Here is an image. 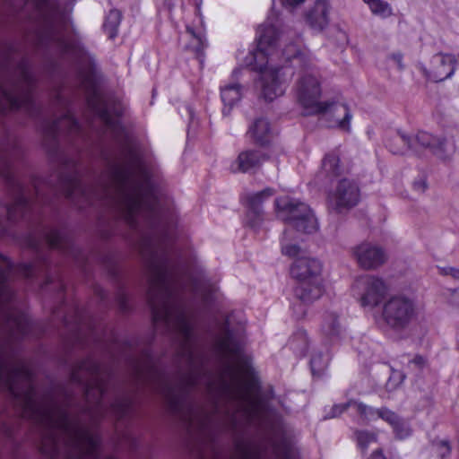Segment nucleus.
<instances>
[{
    "mask_svg": "<svg viewBox=\"0 0 459 459\" xmlns=\"http://www.w3.org/2000/svg\"><path fill=\"white\" fill-rule=\"evenodd\" d=\"M55 192L74 202L82 199L90 205L100 202L116 210L131 228L144 223L152 230L143 234L139 243L148 273V301L155 326L163 325L175 334L177 360L186 369L177 386L166 394L171 412L188 429L203 427L207 417L190 396V391L196 388L205 391L218 408L222 403L233 404L227 412L233 428L239 424L238 416L250 421L257 403L250 394L240 342L228 321L214 339L215 351L224 360V373L212 377L204 368V357L194 329L195 314L188 301L197 287L175 261L172 239L165 230L145 168H107L102 181L91 187L82 184L77 168H61Z\"/></svg>",
    "mask_w": 459,
    "mask_h": 459,
    "instance_id": "1",
    "label": "nucleus"
},
{
    "mask_svg": "<svg viewBox=\"0 0 459 459\" xmlns=\"http://www.w3.org/2000/svg\"><path fill=\"white\" fill-rule=\"evenodd\" d=\"M285 29L278 13L271 11L266 21L258 27L255 52H249L255 69L260 73V97L265 101H273L283 95L286 87L294 74L290 62L282 56V49L288 42Z\"/></svg>",
    "mask_w": 459,
    "mask_h": 459,
    "instance_id": "2",
    "label": "nucleus"
},
{
    "mask_svg": "<svg viewBox=\"0 0 459 459\" xmlns=\"http://www.w3.org/2000/svg\"><path fill=\"white\" fill-rule=\"evenodd\" d=\"M35 82L29 62L13 47L4 49L0 60V113L23 108L30 115H35Z\"/></svg>",
    "mask_w": 459,
    "mask_h": 459,
    "instance_id": "3",
    "label": "nucleus"
},
{
    "mask_svg": "<svg viewBox=\"0 0 459 459\" xmlns=\"http://www.w3.org/2000/svg\"><path fill=\"white\" fill-rule=\"evenodd\" d=\"M22 13L37 25L36 41L39 48L49 49L56 54H69L79 62L89 61L91 57L82 48L73 47L61 34L56 21L60 16L59 7L55 0H22Z\"/></svg>",
    "mask_w": 459,
    "mask_h": 459,
    "instance_id": "4",
    "label": "nucleus"
},
{
    "mask_svg": "<svg viewBox=\"0 0 459 459\" xmlns=\"http://www.w3.org/2000/svg\"><path fill=\"white\" fill-rule=\"evenodd\" d=\"M71 379L83 388L87 403L86 411L94 421L109 412L117 418H122L127 413L130 407L128 399H117L109 405L106 403L107 384L100 376L99 364L93 359L82 361L73 369Z\"/></svg>",
    "mask_w": 459,
    "mask_h": 459,
    "instance_id": "5",
    "label": "nucleus"
},
{
    "mask_svg": "<svg viewBox=\"0 0 459 459\" xmlns=\"http://www.w3.org/2000/svg\"><path fill=\"white\" fill-rule=\"evenodd\" d=\"M282 56L290 62L292 69H299V77L297 81L296 92L299 103L307 116L318 115L327 106L320 101L321 86L318 73L311 54L299 48L296 44L286 45L282 49Z\"/></svg>",
    "mask_w": 459,
    "mask_h": 459,
    "instance_id": "6",
    "label": "nucleus"
},
{
    "mask_svg": "<svg viewBox=\"0 0 459 459\" xmlns=\"http://www.w3.org/2000/svg\"><path fill=\"white\" fill-rule=\"evenodd\" d=\"M389 150L394 154H404L411 151L420 154L423 150L429 149L440 158H446L453 151V144L448 143L444 138L433 136L427 132H420L414 137L398 131L387 142Z\"/></svg>",
    "mask_w": 459,
    "mask_h": 459,
    "instance_id": "7",
    "label": "nucleus"
},
{
    "mask_svg": "<svg viewBox=\"0 0 459 459\" xmlns=\"http://www.w3.org/2000/svg\"><path fill=\"white\" fill-rule=\"evenodd\" d=\"M417 313L414 299L404 294H395L383 302L378 322L393 331H403L416 318Z\"/></svg>",
    "mask_w": 459,
    "mask_h": 459,
    "instance_id": "8",
    "label": "nucleus"
},
{
    "mask_svg": "<svg viewBox=\"0 0 459 459\" xmlns=\"http://www.w3.org/2000/svg\"><path fill=\"white\" fill-rule=\"evenodd\" d=\"M277 217L286 222L290 230L311 234L317 230V221L307 204L289 196L275 200Z\"/></svg>",
    "mask_w": 459,
    "mask_h": 459,
    "instance_id": "9",
    "label": "nucleus"
},
{
    "mask_svg": "<svg viewBox=\"0 0 459 459\" xmlns=\"http://www.w3.org/2000/svg\"><path fill=\"white\" fill-rule=\"evenodd\" d=\"M91 90L87 97L89 108L110 131L113 137L117 139L124 137L125 129L119 122V117L123 113L122 105L116 102H108L95 84L91 82Z\"/></svg>",
    "mask_w": 459,
    "mask_h": 459,
    "instance_id": "10",
    "label": "nucleus"
},
{
    "mask_svg": "<svg viewBox=\"0 0 459 459\" xmlns=\"http://www.w3.org/2000/svg\"><path fill=\"white\" fill-rule=\"evenodd\" d=\"M353 290L362 307L373 308L382 302L387 287L381 278L366 275L355 281Z\"/></svg>",
    "mask_w": 459,
    "mask_h": 459,
    "instance_id": "11",
    "label": "nucleus"
},
{
    "mask_svg": "<svg viewBox=\"0 0 459 459\" xmlns=\"http://www.w3.org/2000/svg\"><path fill=\"white\" fill-rule=\"evenodd\" d=\"M351 252L359 266L364 270H376L388 259L387 252L382 246L369 241L358 244Z\"/></svg>",
    "mask_w": 459,
    "mask_h": 459,
    "instance_id": "12",
    "label": "nucleus"
},
{
    "mask_svg": "<svg viewBox=\"0 0 459 459\" xmlns=\"http://www.w3.org/2000/svg\"><path fill=\"white\" fill-rule=\"evenodd\" d=\"M360 198V191L358 184L351 179L340 180L335 190L329 196L331 209L337 212H342L358 204Z\"/></svg>",
    "mask_w": 459,
    "mask_h": 459,
    "instance_id": "13",
    "label": "nucleus"
},
{
    "mask_svg": "<svg viewBox=\"0 0 459 459\" xmlns=\"http://www.w3.org/2000/svg\"><path fill=\"white\" fill-rule=\"evenodd\" d=\"M455 65L454 55L437 53L432 56L429 69L423 65H420L419 68L426 79L437 82L450 78L455 74Z\"/></svg>",
    "mask_w": 459,
    "mask_h": 459,
    "instance_id": "14",
    "label": "nucleus"
},
{
    "mask_svg": "<svg viewBox=\"0 0 459 459\" xmlns=\"http://www.w3.org/2000/svg\"><path fill=\"white\" fill-rule=\"evenodd\" d=\"M275 191L273 188L266 187L256 193L247 194L246 203L247 206V222L252 228H257L263 221V204L269 200Z\"/></svg>",
    "mask_w": 459,
    "mask_h": 459,
    "instance_id": "15",
    "label": "nucleus"
},
{
    "mask_svg": "<svg viewBox=\"0 0 459 459\" xmlns=\"http://www.w3.org/2000/svg\"><path fill=\"white\" fill-rule=\"evenodd\" d=\"M267 159L268 156L260 150L253 148L245 149L232 161L230 169L233 173L255 172Z\"/></svg>",
    "mask_w": 459,
    "mask_h": 459,
    "instance_id": "16",
    "label": "nucleus"
},
{
    "mask_svg": "<svg viewBox=\"0 0 459 459\" xmlns=\"http://www.w3.org/2000/svg\"><path fill=\"white\" fill-rule=\"evenodd\" d=\"M369 414L368 422L382 419L393 428L394 433L398 439L407 438L412 433L410 424L400 419L396 413L387 408H372V411Z\"/></svg>",
    "mask_w": 459,
    "mask_h": 459,
    "instance_id": "17",
    "label": "nucleus"
},
{
    "mask_svg": "<svg viewBox=\"0 0 459 459\" xmlns=\"http://www.w3.org/2000/svg\"><path fill=\"white\" fill-rule=\"evenodd\" d=\"M322 264L312 257L302 256L297 258L291 268L290 273L299 281H312L322 278Z\"/></svg>",
    "mask_w": 459,
    "mask_h": 459,
    "instance_id": "18",
    "label": "nucleus"
},
{
    "mask_svg": "<svg viewBox=\"0 0 459 459\" xmlns=\"http://www.w3.org/2000/svg\"><path fill=\"white\" fill-rule=\"evenodd\" d=\"M330 4L327 0H316L306 13V21L314 30H322L329 22Z\"/></svg>",
    "mask_w": 459,
    "mask_h": 459,
    "instance_id": "19",
    "label": "nucleus"
},
{
    "mask_svg": "<svg viewBox=\"0 0 459 459\" xmlns=\"http://www.w3.org/2000/svg\"><path fill=\"white\" fill-rule=\"evenodd\" d=\"M323 103L327 108L318 115L330 114L333 119L334 126L345 132H350L352 116L349 107L337 102L323 101Z\"/></svg>",
    "mask_w": 459,
    "mask_h": 459,
    "instance_id": "20",
    "label": "nucleus"
},
{
    "mask_svg": "<svg viewBox=\"0 0 459 459\" xmlns=\"http://www.w3.org/2000/svg\"><path fill=\"white\" fill-rule=\"evenodd\" d=\"M324 293L323 279L299 281L295 289L296 297L304 304H310L319 299Z\"/></svg>",
    "mask_w": 459,
    "mask_h": 459,
    "instance_id": "21",
    "label": "nucleus"
},
{
    "mask_svg": "<svg viewBox=\"0 0 459 459\" xmlns=\"http://www.w3.org/2000/svg\"><path fill=\"white\" fill-rule=\"evenodd\" d=\"M373 407H369L360 402L350 400L347 403L335 404L332 407L330 412L325 416L332 419L340 416L342 412L348 411L351 415L357 414L363 421L368 422L370 412Z\"/></svg>",
    "mask_w": 459,
    "mask_h": 459,
    "instance_id": "22",
    "label": "nucleus"
},
{
    "mask_svg": "<svg viewBox=\"0 0 459 459\" xmlns=\"http://www.w3.org/2000/svg\"><path fill=\"white\" fill-rule=\"evenodd\" d=\"M321 332L324 337L331 342H337L341 339L344 332V327L340 316L336 312L327 311L325 313L321 325Z\"/></svg>",
    "mask_w": 459,
    "mask_h": 459,
    "instance_id": "23",
    "label": "nucleus"
},
{
    "mask_svg": "<svg viewBox=\"0 0 459 459\" xmlns=\"http://www.w3.org/2000/svg\"><path fill=\"white\" fill-rule=\"evenodd\" d=\"M247 134L256 144L261 146L269 144L273 137V130L269 121L264 117L257 118L250 126Z\"/></svg>",
    "mask_w": 459,
    "mask_h": 459,
    "instance_id": "24",
    "label": "nucleus"
},
{
    "mask_svg": "<svg viewBox=\"0 0 459 459\" xmlns=\"http://www.w3.org/2000/svg\"><path fill=\"white\" fill-rule=\"evenodd\" d=\"M243 88L239 83L233 82L221 88V98L224 105L222 113L229 115L231 108L241 100Z\"/></svg>",
    "mask_w": 459,
    "mask_h": 459,
    "instance_id": "25",
    "label": "nucleus"
},
{
    "mask_svg": "<svg viewBox=\"0 0 459 459\" xmlns=\"http://www.w3.org/2000/svg\"><path fill=\"white\" fill-rule=\"evenodd\" d=\"M330 361V353L328 347L314 349L311 359L310 368L312 374L320 376L327 368Z\"/></svg>",
    "mask_w": 459,
    "mask_h": 459,
    "instance_id": "26",
    "label": "nucleus"
},
{
    "mask_svg": "<svg viewBox=\"0 0 459 459\" xmlns=\"http://www.w3.org/2000/svg\"><path fill=\"white\" fill-rule=\"evenodd\" d=\"M229 459H262V453L257 446L240 441L236 444L235 452Z\"/></svg>",
    "mask_w": 459,
    "mask_h": 459,
    "instance_id": "27",
    "label": "nucleus"
},
{
    "mask_svg": "<svg viewBox=\"0 0 459 459\" xmlns=\"http://www.w3.org/2000/svg\"><path fill=\"white\" fill-rule=\"evenodd\" d=\"M281 253L284 255L294 257L297 256L301 249L298 245V237L293 230L286 229L281 238Z\"/></svg>",
    "mask_w": 459,
    "mask_h": 459,
    "instance_id": "28",
    "label": "nucleus"
},
{
    "mask_svg": "<svg viewBox=\"0 0 459 459\" xmlns=\"http://www.w3.org/2000/svg\"><path fill=\"white\" fill-rule=\"evenodd\" d=\"M43 237L49 247L65 250L69 247V240L64 232L56 229L47 230L43 233Z\"/></svg>",
    "mask_w": 459,
    "mask_h": 459,
    "instance_id": "29",
    "label": "nucleus"
},
{
    "mask_svg": "<svg viewBox=\"0 0 459 459\" xmlns=\"http://www.w3.org/2000/svg\"><path fill=\"white\" fill-rule=\"evenodd\" d=\"M121 19L122 13L116 9L110 10L107 15L103 27L110 39L117 37Z\"/></svg>",
    "mask_w": 459,
    "mask_h": 459,
    "instance_id": "30",
    "label": "nucleus"
},
{
    "mask_svg": "<svg viewBox=\"0 0 459 459\" xmlns=\"http://www.w3.org/2000/svg\"><path fill=\"white\" fill-rule=\"evenodd\" d=\"M368 6L371 13L382 19H386L393 15V8L389 3L384 0H363Z\"/></svg>",
    "mask_w": 459,
    "mask_h": 459,
    "instance_id": "31",
    "label": "nucleus"
},
{
    "mask_svg": "<svg viewBox=\"0 0 459 459\" xmlns=\"http://www.w3.org/2000/svg\"><path fill=\"white\" fill-rule=\"evenodd\" d=\"M323 169L330 176H337L341 173L340 159L334 153L327 154L322 164Z\"/></svg>",
    "mask_w": 459,
    "mask_h": 459,
    "instance_id": "32",
    "label": "nucleus"
},
{
    "mask_svg": "<svg viewBox=\"0 0 459 459\" xmlns=\"http://www.w3.org/2000/svg\"><path fill=\"white\" fill-rule=\"evenodd\" d=\"M431 451L440 459H444L450 455L451 447L446 440L435 439L430 446Z\"/></svg>",
    "mask_w": 459,
    "mask_h": 459,
    "instance_id": "33",
    "label": "nucleus"
},
{
    "mask_svg": "<svg viewBox=\"0 0 459 459\" xmlns=\"http://www.w3.org/2000/svg\"><path fill=\"white\" fill-rule=\"evenodd\" d=\"M357 443L362 451H365L368 446L377 442V436L368 431H356Z\"/></svg>",
    "mask_w": 459,
    "mask_h": 459,
    "instance_id": "34",
    "label": "nucleus"
},
{
    "mask_svg": "<svg viewBox=\"0 0 459 459\" xmlns=\"http://www.w3.org/2000/svg\"><path fill=\"white\" fill-rule=\"evenodd\" d=\"M187 33L192 37V48L198 54L203 51L204 48V42L202 35L196 34L193 29L187 28Z\"/></svg>",
    "mask_w": 459,
    "mask_h": 459,
    "instance_id": "35",
    "label": "nucleus"
},
{
    "mask_svg": "<svg viewBox=\"0 0 459 459\" xmlns=\"http://www.w3.org/2000/svg\"><path fill=\"white\" fill-rule=\"evenodd\" d=\"M443 297L450 306L459 307V288L445 290Z\"/></svg>",
    "mask_w": 459,
    "mask_h": 459,
    "instance_id": "36",
    "label": "nucleus"
},
{
    "mask_svg": "<svg viewBox=\"0 0 459 459\" xmlns=\"http://www.w3.org/2000/svg\"><path fill=\"white\" fill-rule=\"evenodd\" d=\"M412 186H413V189L420 194L424 193L426 191V189L428 188L426 178L423 176L417 178L413 181Z\"/></svg>",
    "mask_w": 459,
    "mask_h": 459,
    "instance_id": "37",
    "label": "nucleus"
},
{
    "mask_svg": "<svg viewBox=\"0 0 459 459\" xmlns=\"http://www.w3.org/2000/svg\"><path fill=\"white\" fill-rule=\"evenodd\" d=\"M19 271L25 277H32L35 273V266L31 264H23L20 265Z\"/></svg>",
    "mask_w": 459,
    "mask_h": 459,
    "instance_id": "38",
    "label": "nucleus"
},
{
    "mask_svg": "<svg viewBox=\"0 0 459 459\" xmlns=\"http://www.w3.org/2000/svg\"><path fill=\"white\" fill-rule=\"evenodd\" d=\"M439 273L443 275H450L453 278L459 280V268L451 267V266L440 267Z\"/></svg>",
    "mask_w": 459,
    "mask_h": 459,
    "instance_id": "39",
    "label": "nucleus"
},
{
    "mask_svg": "<svg viewBox=\"0 0 459 459\" xmlns=\"http://www.w3.org/2000/svg\"><path fill=\"white\" fill-rule=\"evenodd\" d=\"M403 381V377L399 372L394 373L392 377H390L386 385L387 388L392 389L394 388L395 385L401 384Z\"/></svg>",
    "mask_w": 459,
    "mask_h": 459,
    "instance_id": "40",
    "label": "nucleus"
},
{
    "mask_svg": "<svg viewBox=\"0 0 459 459\" xmlns=\"http://www.w3.org/2000/svg\"><path fill=\"white\" fill-rule=\"evenodd\" d=\"M427 361L425 359V358H423L422 356H420V355H417L415 356L411 360H410L409 364L411 366H413L417 368H422L425 367Z\"/></svg>",
    "mask_w": 459,
    "mask_h": 459,
    "instance_id": "41",
    "label": "nucleus"
},
{
    "mask_svg": "<svg viewBox=\"0 0 459 459\" xmlns=\"http://www.w3.org/2000/svg\"><path fill=\"white\" fill-rule=\"evenodd\" d=\"M296 341H299V342H300L303 344V346H304V350L307 348V336H306V334H305L304 333H298V334L294 337V339L290 342V345H291V347H292L293 349H295V346H294V345H295V342H296Z\"/></svg>",
    "mask_w": 459,
    "mask_h": 459,
    "instance_id": "42",
    "label": "nucleus"
},
{
    "mask_svg": "<svg viewBox=\"0 0 459 459\" xmlns=\"http://www.w3.org/2000/svg\"><path fill=\"white\" fill-rule=\"evenodd\" d=\"M282 4L288 8H295L305 3L306 0H281Z\"/></svg>",
    "mask_w": 459,
    "mask_h": 459,
    "instance_id": "43",
    "label": "nucleus"
},
{
    "mask_svg": "<svg viewBox=\"0 0 459 459\" xmlns=\"http://www.w3.org/2000/svg\"><path fill=\"white\" fill-rule=\"evenodd\" d=\"M390 57L395 63L399 70L403 69V55L401 53H394Z\"/></svg>",
    "mask_w": 459,
    "mask_h": 459,
    "instance_id": "44",
    "label": "nucleus"
},
{
    "mask_svg": "<svg viewBox=\"0 0 459 459\" xmlns=\"http://www.w3.org/2000/svg\"><path fill=\"white\" fill-rule=\"evenodd\" d=\"M1 432L6 436V437H11L12 435V429L9 426H7L6 424H3L2 426V429H1Z\"/></svg>",
    "mask_w": 459,
    "mask_h": 459,
    "instance_id": "45",
    "label": "nucleus"
},
{
    "mask_svg": "<svg viewBox=\"0 0 459 459\" xmlns=\"http://www.w3.org/2000/svg\"><path fill=\"white\" fill-rule=\"evenodd\" d=\"M369 459H385L380 450H377L374 452Z\"/></svg>",
    "mask_w": 459,
    "mask_h": 459,
    "instance_id": "46",
    "label": "nucleus"
},
{
    "mask_svg": "<svg viewBox=\"0 0 459 459\" xmlns=\"http://www.w3.org/2000/svg\"><path fill=\"white\" fill-rule=\"evenodd\" d=\"M241 72H242V69L238 67V68L233 70L232 76L234 78H238V76L241 74Z\"/></svg>",
    "mask_w": 459,
    "mask_h": 459,
    "instance_id": "47",
    "label": "nucleus"
},
{
    "mask_svg": "<svg viewBox=\"0 0 459 459\" xmlns=\"http://www.w3.org/2000/svg\"><path fill=\"white\" fill-rule=\"evenodd\" d=\"M56 101H57L58 105H60V106H65L66 105L65 100L60 95H58Z\"/></svg>",
    "mask_w": 459,
    "mask_h": 459,
    "instance_id": "48",
    "label": "nucleus"
},
{
    "mask_svg": "<svg viewBox=\"0 0 459 459\" xmlns=\"http://www.w3.org/2000/svg\"><path fill=\"white\" fill-rule=\"evenodd\" d=\"M211 299L212 298L208 294H204L203 295V299H204V302H209Z\"/></svg>",
    "mask_w": 459,
    "mask_h": 459,
    "instance_id": "49",
    "label": "nucleus"
},
{
    "mask_svg": "<svg viewBox=\"0 0 459 459\" xmlns=\"http://www.w3.org/2000/svg\"><path fill=\"white\" fill-rule=\"evenodd\" d=\"M300 355H304V351L303 350L300 351Z\"/></svg>",
    "mask_w": 459,
    "mask_h": 459,
    "instance_id": "50",
    "label": "nucleus"
}]
</instances>
